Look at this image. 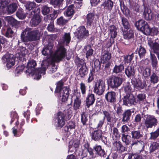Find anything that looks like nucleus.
I'll return each instance as SVG.
<instances>
[{
    "instance_id": "7c9ffc66",
    "label": "nucleus",
    "mask_w": 159,
    "mask_h": 159,
    "mask_svg": "<svg viewBox=\"0 0 159 159\" xmlns=\"http://www.w3.org/2000/svg\"><path fill=\"white\" fill-rule=\"evenodd\" d=\"M95 100L94 95L89 93L86 98V104L87 107H89L91 105H92L94 103Z\"/></svg>"
},
{
    "instance_id": "473e14b6",
    "label": "nucleus",
    "mask_w": 159,
    "mask_h": 159,
    "mask_svg": "<svg viewBox=\"0 0 159 159\" xmlns=\"http://www.w3.org/2000/svg\"><path fill=\"white\" fill-rule=\"evenodd\" d=\"M135 70L133 66H128L125 69V73L128 78L133 77L135 74Z\"/></svg>"
},
{
    "instance_id": "2f4dec72",
    "label": "nucleus",
    "mask_w": 159,
    "mask_h": 159,
    "mask_svg": "<svg viewBox=\"0 0 159 159\" xmlns=\"http://www.w3.org/2000/svg\"><path fill=\"white\" fill-rule=\"evenodd\" d=\"M150 59L153 69H156L158 66V61L156 56L154 54L151 52Z\"/></svg>"
},
{
    "instance_id": "aec40b11",
    "label": "nucleus",
    "mask_w": 159,
    "mask_h": 159,
    "mask_svg": "<svg viewBox=\"0 0 159 159\" xmlns=\"http://www.w3.org/2000/svg\"><path fill=\"white\" fill-rule=\"evenodd\" d=\"M140 8L142 9L140 10V11L143 12V16L145 19L147 20H150L152 18L151 10L148 9L144 5L140 7Z\"/></svg>"
},
{
    "instance_id": "393cba45",
    "label": "nucleus",
    "mask_w": 159,
    "mask_h": 159,
    "mask_svg": "<svg viewBox=\"0 0 159 159\" xmlns=\"http://www.w3.org/2000/svg\"><path fill=\"white\" fill-rule=\"evenodd\" d=\"M113 144L115 150L119 152H124L127 150V148L125 147L119 141H116Z\"/></svg>"
},
{
    "instance_id": "f03ea898",
    "label": "nucleus",
    "mask_w": 159,
    "mask_h": 159,
    "mask_svg": "<svg viewBox=\"0 0 159 159\" xmlns=\"http://www.w3.org/2000/svg\"><path fill=\"white\" fill-rule=\"evenodd\" d=\"M131 138H132V143L131 144V146L132 147L134 146H137L140 145L142 147V149L140 151L142 153H144L143 155L145 156L146 155V151H144V143L143 141L139 139L142 138L143 136L142 134L141 133L140 131L133 130L131 131Z\"/></svg>"
},
{
    "instance_id": "de8ad7c7",
    "label": "nucleus",
    "mask_w": 159,
    "mask_h": 159,
    "mask_svg": "<svg viewBox=\"0 0 159 159\" xmlns=\"http://www.w3.org/2000/svg\"><path fill=\"white\" fill-rule=\"evenodd\" d=\"M149 60L147 59H144L142 60L141 61L138 63V65L139 66L138 68V70H140L141 71L142 70H143L144 68V66L148 64Z\"/></svg>"
},
{
    "instance_id": "338daca9",
    "label": "nucleus",
    "mask_w": 159,
    "mask_h": 159,
    "mask_svg": "<svg viewBox=\"0 0 159 159\" xmlns=\"http://www.w3.org/2000/svg\"><path fill=\"white\" fill-rule=\"evenodd\" d=\"M80 89L83 96H85L86 93V87L84 83L81 82L80 84Z\"/></svg>"
},
{
    "instance_id": "c9c22d12",
    "label": "nucleus",
    "mask_w": 159,
    "mask_h": 159,
    "mask_svg": "<svg viewBox=\"0 0 159 159\" xmlns=\"http://www.w3.org/2000/svg\"><path fill=\"white\" fill-rule=\"evenodd\" d=\"M136 53H138L140 58L144 57L146 53V50L145 48L142 45H140L137 48L135 51Z\"/></svg>"
},
{
    "instance_id": "09e8293b",
    "label": "nucleus",
    "mask_w": 159,
    "mask_h": 159,
    "mask_svg": "<svg viewBox=\"0 0 159 159\" xmlns=\"http://www.w3.org/2000/svg\"><path fill=\"white\" fill-rule=\"evenodd\" d=\"M11 119L10 121V124L11 125L16 120V125H18L19 124V122L18 121L19 116L17 113L15 111L11 112Z\"/></svg>"
},
{
    "instance_id": "f704fd0d",
    "label": "nucleus",
    "mask_w": 159,
    "mask_h": 159,
    "mask_svg": "<svg viewBox=\"0 0 159 159\" xmlns=\"http://www.w3.org/2000/svg\"><path fill=\"white\" fill-rule=\"evenodd\" d=\"M131 138L130 135L122 134L121 139L122 142L125 143L126 145H131L132 143Z\"/></svg>"
},
{
    "instance_id": "20e7f679",
    "label": "nucleus",
    "mask_w": 159,
    "mask_h": 159,
    "mask_svg": "<svg viewBox=\"0 0 159 159\" xmlns=\"http://www.w3.org/2000/svg\"><path fill=\"white\" fill-rule=\"evenodd\" d=\"M36 61L34 60L30 61V74L32 76H34V79L39 80L41 77V74L44 75L45 73L46 68H35L36 66Z\"/></svg>"
},
{
    "instance_id": "39448f33",
    "label": "nucleus",
    "mask_w": 159,
    "mask_h": 159,
    "mask_svg": "<svg viewBox=\"0 0 159 159\" xmlns=\"http://www.w3.org/2000/svg\"><path fill=\"white\" fill-rule=\"evenodd\" d=\"M108 84L112 89H116L120 87L123 82V78L118 76L111 75L107 79Z\"/></svg>"
},
{
    "instance_id": "13d9d810",
    "label": "nucleus",
    "mask_w": 159,
    "mask_h": 159,
    "mask_svg": "<svg viewBox=\"0 0 159 159\" xmlns=\"http://www.w3.org/2000/svg\"><path fill=\"white\" fill-rule=\"evenodd\" d=\"M143 29H142L141 31L143 34L146 35H150V30L149 26L147 23L145 24L144 26Z\"/></svg>"
},
{
    "instance_id": "6e6d98bb",
    "label": "nucleus",
    "mask_w": 159,
    "mask_h": 159,
    "mask_svg": "<svg viewBox=\"0 0 159 159\" xmlns=\"http://www.w3.org/2000/svg\"><path fill=\"white\" fill-rule=\"evenodd\" d=\"M81 101V99H74L73 108L75 111L79 109L80 108Z\"/></svg>"
},
{
    "instance_id": "a211bd4d",
    "label": "nucleus",
    "mask_w": 159,
    "mask_h": 159,
    "mask_svg": "<svg viewBox=\"0 0 159 159\" xmlns=\"http://www.w3.org/2000/svg\"><path fill=\"white\" fill-rule=\"evenodd\" d=\"M71 40V37L70 33H65L62 36L61 39L60 40V43L61 45H60L58 47L57 49L60 46H64L62 45L67 46L70 42Z\"/></svg>"
},
{
    "instance_id": "dca6fc26",
    "label": "nucleus",
    "mask_w": 159,
    "mask_h": 159,
    "mask_svg": "<svg viewBox=\"0 0 159 159\" xmlns=\"http://www.w3.org/2000/svg\"><path fill=\"white\" fill-rule=\"evenodd\" d=\"M80 141L77 139L71 140L69 142L68 152H72L76 151L80 145Z\"/></svg>"
},
{
    "instance_id": "e2e57ef3",
    "label": "nucleus",
    "mask_w": 159,
    "mask_h": 159,
    "mask_svg": "<svg viewBox=\"0 0 159 159\" xmlns=\"http://www.w3.org/2000/svg\"><path fill=\"white\" fill-rule=\"evenodd\" d=\"M142 157L136 153H129L127 159H142Z\"/></svg>"
},
{
    "instance_id": "2eb2a0df",
    "label": "nucleus",
    "mask_w": 159,
    "mask_h": 159,
    "mask_svg": "<svg viewBox=\"0 0 159 159\" xmlns=\"http://www.w3.org/2000/svg\"><path fill=\"white\" fill-rule=\"evenodd\" d=\"M97 18L98 19V17L94 11L88 13L86 16L87 25L90 26L93 25L96 23Z\"/></svg>"
},
{
    "instance_id": "49530a36",
    "label": "nucleus",
    "mask_w": 159,
    "mask_h": 159,
    "mask_svg": "<svg viewBox=\"0 0 159 159\" xmlns=\"http://www.w3.org/2000/svg\"><path fill=\"white\" fill-rule=\"evenodd\" d=\"M151 69L149 67L143 68V70H142L141 71L138 70L139 73L143 74V75L145 77H147L149 76L150 75Z\"/></svg>"
},
{
    "instance_id": "4be33fe9",
    "label": "nucleus",
    "mask_w": 159,
    "mask_h": 159,
    "mask_svg": "<svg viewBox=\"0 0 159 159\" xmlns=\"http://www.w3.org/2000/svg\"><path fill=\"white\" fill-rule=\"evenodd\" d=\"M65 115L61 112H59L57 114V127L61 128L65 124Z\"/></svg>"
},
{
    "instance_id": "37998d69",
    "label": "nucleus",
    "mask_w": 159,
    "mask_h": 159,
    "mask_svg": "<svg viewBox=\"0 0 159 159\" xmlns=\"http://www.w3.org/2000/svg\"><path fill=\"white\" fill-rule=\"evenodd\" d=\"M108 29L111 34L110 38L114 39L116 37L117 34L116 28L114 25H111L109 27Z\"/></svg>"
},
{
    "instance_id": "8fccbe9b",
    "label": "nucleus",
    "mask_w": 159,
    "mask_h": 159,
    "mask_svg": "<svg viewBox=\"0 0 159 159\" xmlns=\"http://www.w3.org/2000/svg\"><path fill=\"white\" fill-rule=\"evenodd\" d=\"M88 113L86 112H84L81 114V120L83 125H87V122L88 121Z\"/></svg>"
},
{
    "instance_id": "0eeeda50",
    "label": "nucleus",
    "mask_w": 159,
    "mask_h": 159,
    "mask_svg": "<svg viewBox=\"0 0 159 159\" xmlns=\"http://www.w3.org/2000/svg\"><path fill=\"white\" fill-rule=\"evenodd\" d=\"M75 62L79 66H81L79 69L78 76L81 78H84L88 74V71L86 63L84 62L83 59H80L78 57H76Z\"/></svg>"
},
{
    "instance_id": "c85d7f7f",
    "label": "nucleus",
    "mask_w": 159,
    "mask_h": 159,
    "mask_svg": "<svg viewBox=\"0 0 159 159\" xmlns=\"http://www.w3.org/2000/svg\"><path fill=\"white\" fill-rule=\"evenodd\" d=\"M123 38L125 39H129L134 37V33L133 30L129 28L128 29L122 28Z\"/></svg>"
},
{
    "instance_id": "a19ab883",
    "label": "nucleus",
    "mask_w": 159,
    "mask_h": 159,
    "mask_svg": "<svg viewBox=\"0 0 159 159\" xmlns=\"http://www.w3.org/2000/svg\"><path fill=\"white\" fill-rule=\"evenodd\" d=\"M132 84L129 82H125L124 84L123 88L125 92L127 93H131V92H133L134 89L131 87Z\"/></svg>"
},
{
    "instance_id": "4d7b16f0",
    "label": "nucleus",
    "mask_w": 159,
    "mask_h": 159,
    "mask_svg": "<svg viewBox=\"0 0 159 159\" xmlns=\"http://www.w3.org/2000/svg\"><path fill=\"white\" fill-rule=\"evenodd\" d=\"M159 147L158 143L156 142H153L151 143L149 147V151L152 152L157 149Z\"/></svg>"
},
{
    "instance_id": "603ef678",
    "label": "nucleus",
    "mask_w": 159,
    "mask_h": 159,
    "mask_svg": "<svg viewBox=\"0 0 159 159\" xmlns=\"http://www.w3.org/2000/svg\"><path fill=\"white\" fill-rule=\"evenodd\" d=\"M84 51L86 52V57H88L93 54V50L91 47L90 45H88L85 46Z\"/></svg>"
},
{
    "instance_id": "0e129e2a",
    "label": "nucleus",
    "mask_w": 159,
    "mask_h": 159,
    "mask_svg": "<svg viewBox=\"0 0 159 159\" xmlns=\"http://www.w3.org/2000/svg\"><path fill=\"white\" fill-rule=\"evenodd\" d=\"M69 20V19L68 20L64 19L61 16L57 19V23L59 25H64L67 23Z\"/></svg>"
},
{
    "instance_id": "864d4df0",
    "label": "nucleus",
    "mask_w": 159,
    "mask_h": 159,
    "mask_svg": "<svg viewBox=\"0 0 159 159\" xmlns=\"http://www.w3.org/2000/svg\"><path fill=\"white\" fill-rule=\"evenodd\" d=\"M134 53H133L130 55H127L123 56V61L125 64L129 63L131 62L134 57Z\"/></svg>"
},
{
    "instance_id": "c756f323",
    "label": "nucleus",
    "mask_w": 159,
    "mask_h": 159,
    "mask_svg": "<svg viewBox=\"0 0 159 159\" xmlns=\"http://www.w3.org/2000/svg\"><path fill=\"white\" fill-rule=\"evenodd\" d=\"M2 32L3 34L8 38H12L14 36V31L10 27L2 28Z\"/></svg>"
},
{
    "instance_id": "69168bd1",
    "label": "nucleus",
    "mask_w": 159,
    "mask_h": 159,
    "mask_svg": "<svg viewBox=\"0 0 159 159\" xmlns=\"http://www.w3.org/2000/svg\"><path fill=\"white\" fill-rule=\"evenodd\" d=\"M87 149H83L82 152H80L78 154V157L80 159H83L84 158L87 156Z\"/></svg>"
},
{
    "instance_id": "a18cd8bd",
    "label": "nucleus",
    "mask_w": 159,
    "mask_h": 159,
    "mask_svg": "<svg viewBox=\"0 0 159 159\" xmlns=\"http://www.w3.org/2000/svg\"><path fill=\"white\" fill-rule=\"evenodd\" d=\"M123 65L120 64V65H115L113 70L112 73L117 74L121 72L124 69Z\"/></svg>"
},
{
    "instance_id": "f3484780",
    "label": "nucleus",
    "mask_w": 159,
    "mask_h": 159,
    "mask_svg": "<svg viewBox=\"0 0 159 159\" xmlns=\"http://www.w3.org/2000/svg\"><path fill=\"white\" fill-rule=\"evenodd\" d=\"M131 83L132 85H133L134 88V89H143L146 86L145 81L143 82L140 80H137L136 79L132 80Z\"/></svg>"
},
{
    "instance_id": "bb28decb",
    "label": "nucleus",
    "mask_w": 159,
    "mask_h": 159,
    "mask_svg": "<svg viewBox=\"0 0 159 159\" xmlns=\"http://www.w3.org/2000/svg\"><path fill=\"white\" fill-rule=\"evenodd\" d=\"M5 20L7 22L9 25L12 27L17 28L19 26V22L12 16L6 17Z\"/></svg>"
},
{
    "instance_id": "4c0bfd02",
    "label": "nucleus",
    "mask_w": 159,
    "mask_h": 159,
    "mask_svg": "<svg viewBox=\"0 0 159 159\" xmlns=\"http://www.w3.org/2000/svg\"><path fill=\"white\" fill-rule=\"evenodd\" d=\"M72 102V100H71L70 103L68 104L66 107L65 112L66 115H67L68 120L70 118L72 113V109L71 108Z\"/></svg>"
},
{
    "instance_id": "72a5a7b5",
    "label": "nucleus",
    "mask_w": 159,
    "mask_h": 159,
    "mask_svg": "<svg viewBox=\"0 0 159 159\" xmlns=\"http://www.w3.org/2000/svg\"><path fill=\"white\" fill-rule=\"evenodd\" d=\"M40 33L39 30H35L30 31V41H35L39 39Z\"/></svg>"
},
{
    "instance_id": "6e6552de",
    "label": "nucleus",
    "mask_w": 159,
    "mask_h": 159,
    "mask_svg": "<svg viewBox=\"0 0 159 159\" xmlns=\"http://www.w3.org/2000/svg\"><path fill=\"white\" fill-rule=\"evenodd\" d=\"M157 123V120L154 116L148 115L144 116L143 126L145 128H151L153 126H156Z\"/></svg>"
},
{
    "instance_id": "a878e982",
    "label": "nucleus",
    "mask_w": 159,
    "mask_h": 159,
    "mask_svg": "<svg viewBox=\"0 0 159 159\" xmlns=\"http://www.w3.org/2000/svg\"><path fill=\"white\" fill-rule=\"evenodd\" d=\"M74 5L71 4L65 10L64 14L65 16L68 18L69 20H70L73 16L75 13L74 10Z\"/></svg>"
},
{
    "instance_id": "774afa93",
    "label": "nucleus",
    "mask_w": 159,
    "mask_h": 159,
    "mask_svg": "<svg viewBox=\"0 0 159 159\" xmlns=\"http://www.w3.org/2000/svg\"><path fill=\"white\" fill-rule=\"evenodd\" d=\"M150 139L155 140L159 136V132L157 129L155 131L150 133Z\"/></svg>"
},
{
    "instance_id": "79ce46f5",
    "label": "nucleus",
    "mask_w": 159,
    "mask_h": 159,
    "mask_svg": "<svg viewBox=\"0 0 159 159\" xmlns=\"http://www.w3.org/2000/svg\"><path fill=\"white\" fill-rule=\"evenodd\" d=\"M147 23L144 20H140L135 22V25L137 29L141 31L142 29H143V28Z\"/></svg>"
},
{
    "instance_id": "9b49d317",
    "label": "nucleus",
    "mask_w": 159,
    "mask_h": 159,
    "mask_svg": "<svg viewBox=\"0 0 159 159\" xmlns=\"http://www.w3.org/2000/svg\"><path fill=\"white\" fill-rule=\"evenodd\" d=\"M2 60L3 63H6V66L9 69L13 66L15 63V57L12 54L7 53L2 58Z\"/></svg>"
},
{
    "instance_id": "412c9836",
    "label": "nucleus",
    "mask_w": 159,
    "mask_h": 159,
    "mask_svg": "<svg viewBox=\"0 0 159 159\" xmlns=\"http://www.w3.org/2000/svg\"><path fill=\"white\" fill-rule=\"evenodd\" d=\"M40 11V9H37V11L34 15H33V17L31 20L32 25L31 26L35 27L40 23L41 21V19L40 16L38 14V13Z\"/></svg>"
},
{
    "instance_id": "9d476101",
    "label": "nucleus",
    "mask_w": 159,
    "mask_h": 159,
    "mask_svg": "<svg viewBox=\"0 0 159 159\" xmlns=\"http://www.w3.org/2000/svg\"><path fill=\"white\" fill-rule=\"evenodd\" d=\"M103 119L106 121L107 124H111L115 123L116 121V117L114 113L111 111L102 110Z\"/></svg>"
},
{
    "instance_id": "423d86ee",
    "label": "nucleus",
    "mask_w": 159,
    "mask_h": 159,
    "mask_svg": "<svg viewBox=\"0 0 159 159\" xmlns=\"http://www.w3.org/2000/svg\"><path fill=\"white\" fill-rule=\"evenodd\" d=\"M106 89V84L102 79L98 80L94 83L93 92L98 95H102Z\"/></svg>"
},
{
    "instance_id": "3c124183",
    "label": "nucleus",
    "mask_w": 159,
    "mask_h": 159,
    "mask_svg": "<svg viewBox=\"0 0 159 159\" xmlns=\"http://www.w3.org/2000/svg\"><path fill=\"white\" fill-rule=\"evenodd\" d=\"M16 16L20 19H25L26 17V14H24L22 8H19L16 13Z\"/></svg>"
},
{
    "instance_id": "f8f14e48",
    "label": "nucleus",
    "mask_w": 159,
    "mask_h": 159,
    "mask_svg": "<svg viewBox=\"0 0 159 159\" xmlns=\"http://www.w3.org/2000/svg\"><path fill=\"white\" fill-rule=\"evenodd\" d=\"M89 35L88 30L86 29L84 26L82 25L77 29L75 37L79 41H81L86 39Z\"/></svg>"
},
{
    "instance_id": "bf43d9fd",
    "label": "nucleus",
    "mask_w": 159,
    "mask_h": 159,
    "mask_svg": "<svg viewBox=\"0 0 159 159\" xmlns=\"http://www.w3.org/2000/svg\"><path fill=\"white\" fill-rule=\"evenodd\" d=\"M122 24L125 29H128L130 28L129 24L127 19L124 17H121Z\"/></svg>"
},
{
    "instance_id": "680f3d73",
    "label": "nucleus",
    "mask_w": 159,
    "mask_h": 159,
    "mask_svg": "<svg viewBox=\"0 0 159 159\" xmlns=\"http://www.w3.org/2000/svg\"><path fill=\"white\" fill-rule=\"evenodd\" d=\"M150 81L154 84L157 83L159 81V77L155 73H153L150 76Z\"/></svg>"
},
{
    "instance_id": "f257e3e1",
    "label": "nucleus",
    "mask_w": 159,
    "mask_h": 159,
    "mask_svg": "<svg viewBox=\"0 0 159 159\" xmlns=\"http://www.w3.org/2000/svg\"><path fill=\"white\" fill-rule=\"evenodd\" d=\"M66 49L62 46H60L55 51L51 58L52 71V73L56 71L57 70V67L54 64L55 62H58L61 61L66 56Z\"/></svg>"
},
{
    "instance_id": "7ed1b4c3",
    "label": "nucleus",
    "mask_w": 159,
    "mask_h": 159,
    "mask_svg": "<svg viewBox=\"0 0 159 159\" xmlns=\"http://www.w3.org/2000/svg\"><path fill=\"white\" fill-rule=\"evenodd\" d=\"M63 83L59 81L57 84L55 93H59L58 97L63 102H66L68 100L69 94L70 89L68 86L63 87Z\"/></svg>"
},
{
    "instance_id": "ddd939ff",
    "label": "nucleus",
    "mask_w": 159,
    "mask_h": 159,
    "mask_svg": "<svg viewBox=\"0 0 159 159\" xmlns=\"http://www.w3.org/2000/svg\"><path fill=\"white\" fill-rule=\"evenodd\" d=\"M123 104L126 106L130 107L135 105L136 103L135 98L134 95L131 93H127L122 99Z\"/></svg>"
},
{
    "instance_id": "cd10ccee",
    "label": "nucleus",
    "mask_w": 159,
    "mask_h": 159,
    "mask_svg": "<svg viewBox=\"0 0 159 159\" xmlns=\"http://www.w3.org/2000/svg\"><path fill=\"white\" fill-rule=\"evenodd\" d=\"M133 109H128L125 110L122 114V121L125 123L129 121L130 117L132 113H134Z\"/></svg>"
},
{
    "instance_id": "e433bc0d",
    "label": "nucleus",
    "mask_w": 159,
    "mask_h": 159,
    "mask_svg": "<svg viewBox=\"0 0 159 159\" xmlns=\"http://www.w3.org/2000/svg\"><path fill=\"white\" fill-rule=\"evenodd\" d=\"M113 5V2L111 0H105L103 4L105 9L109 11L112 10Z\"/></svg>"
},
{
    "instance_id": "4468645a",
    "label": "nucleus",
    "mask_w": 159,
    "mask_h": 159,
    "mask_svg": "<svg viewBox=\"0 0 159 159\" xmlns=\"http://www.w3.org/2000/svg\"><path fill=\"white\" fill-rule=\"evenodd\" d=\"M90 135L93 140L97 141L102 140L103 136L102 130L97 128H93L90 132Z\"/></svg>"
},
{
    "instance_id": "1a4fd4ad",
    "label": "nucleus",
    "mask_w": 159,
    "mask_h": 159,
    "mask_svg": "<svg viewBox=\"0 0 159 159\" xmlns=\"http://www.w3.org/2000/svg\"><path fill=\"white\" fill-rule=\"evenodd\" d=\"M100 67L101 64L100 61L99 60H96L94 62V66H92V68L90 70V72L87 80L88 83H89L93 81L94 80V74L99 71Z\"/></svg>"
},
{
    "instance_id": "5fc2aeb1",
    "label": "nucleus",
    "mask_w": 159,
    "mask_h": 159,
    "mask_svg": "<svg viewBox=\"0 0 159 159\" xmlns=\"http://www.w3.org/2000/svg\"><path fill=\"white\" fill-rule=\"evenodd\" d=\"M120 5L121 10L123 13L125 15H128L129 13V10L124 5L123 2H120Z\"/></svg>"
},
{
    "instance_id": "052dcab7",
    "label": "nucleus",
    "mask_w": 159,
    "mask_h": 159,
    "mask_svg": "<svg viewBox=\"0 0 159 159\" xmlns=\"http://www.w3.org/2000/svg\"><path fill=\"white\" fill-rule=\"evenodd\" d=\"M112 134L113 137H115L116 139H119L120 137V134L117 129L116 127L113 128L112 131Z\"/></svg>"
},
{
    "instance_id": "b1692460",
    "label": "nucleus",
    "mask_w": 159,
    "mask_h": 159,
    "mask_svg": "<svg viewBox=\"0 0 159 159\" xmlns=\"http://www.w3.org/2000/svg\"><path fill=\"white\" fill-rule=\"evenodd\" d=\"M22 41L24 42L30 41V28H27L22 32L20 35Z\"/></svg>"
},
{
    "instance_id": "5701e85b",
    "label": "nucleus",
    "mask_w": 159,
    "mask_h": 159,
    "mask_svg": "<svg viewBox=\"0 0 159 159\" xmlns=\"http://www.w3.org/2000/svg\"><path fill=\"white\" fill-rule=\"evenodd\" d=\"M105 97L108 102L114 103L116 101V94L114 92H108L106 94Z\"/></svg>"
},
{
    "instance_id": "58836bf2",
    "label": "nucleus",
    "mask_w": 159,
    "mask_h": 159,
    "mask_svg": "<svg viewBox=\"0 0 159 159\" xmlns=\"http://www.w3.org/2000/svg\"><path fill=\"white\" fill-rule=\"evenodd\" d=\"M17 8V4L13 3L7 6V9L8 13L11 14L14 12L16 11Z\"/></svg>"
},
{
    "instance_id": "c03bdc74",
    "label": "nucleus",
    "mask_w": 159,
    "mask_h": 159,
    "mask_svg": "<svg viewBox=\"0 0 159 159\" xmlns=\"http://www.w3.org/2000/svg\"><path fill=\"white\" fill-rule=\"evenodd\" d=\"M75 123L73 121H70L66 126L64 127V130L66 132H70L71 130L75 129Z\"/></svg>"
},
{
    "instance_id": "6ab92c4d",
    "label": "nucleus",
    "mask_w": 159,
    "mask_h": 159,
    "mask_svg": "<svg viewBox=\"0 0 159 159\" xmlns=\"http://www.w3.org/2000/svg\"><path fill=\"white\" fill-rule=\"evenodd\" d=\"M30 60H28L27 66L25 67L24 65L18 66L16 68V71L17 74L21 72L24 69L25 73L28 77L30 76Z\"/></svg>"
},
{
    "instance_id": "ea45409f",
    "label": "nucleus",
    "mask_w": 159,
    "mask_h": 159,
    "mask_svg": "<svg viewBox=\"0 0 159 159\" xmlns=\"http://www.w3.org/2000/svg\"><path fill=\"white\" fill-rule=\"evenodd\" d=\"M111 57V53L108 51H107L106 53L101 56V60L102 62L104 63L109 61Z\"/></svg>"
}]
</instances>
